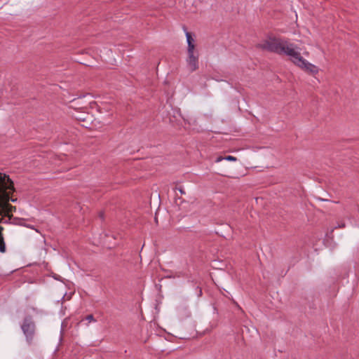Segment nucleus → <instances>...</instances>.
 <instances>
[{"mask_svg": "<svg viewBox=\"0 0 359 359\" xmlns=\"http://www.w3.org/2000/svg\"><path fill=\"white\" fill-rule=\"evenodd\" d=\"M99 216L100 217L103 219H104V212H100V214H99Z\"/></svg>", "mask_w": 359, "mask_h": 359, "instance_id": "14", "label": "nucleus"}, {"mask_svg": "<svg viewBox=\"0 0 359 359\" xmlns=\"http://www.w3.org/2000/svg\"><path fill=\"white\" fill-rule=\"evenodd\" d=\"M0 229H1V230H2V229H3V228H2L1 226H0Z\"/></svg>", "mask_w": 359, "mask_h": 359, "instance_id": "16", "label": "nucleus"}, {"mask_svg": "<svg viewBox=\"0 0 359 359\" xmlns=\"http://www.w3.org/2000/svg\"><path fill=\"white\" fill-rule=\"evenodd\" d=\"M175 189H177L181 194H185V191L182 187H175Z\"/></svg>", "mask_w": 359, "mask_h": 359, "instance_id": "13", "label": "nucleus"}, {"mask_svg": "<svg viewBox=\"0 0 359 359\" xmlns=\"http://www.w3.org/2000/svg\"><path fill=\"white\" fill-rule=\"evenodd\" d=\"M4 208H5L6 209H7L9 211H12V210H13V209H15V207L12 206L11 205H10L8 203H5L4 204Z\"/></svg>", "mask_w": 359, "mask_h": 359, "instance_id": "11", "label": "nucleus"}, {"mask_svg": "<svg viewBox=\"0 0 359 359\" xmlns=\"http://www.w3.org/2000/svg\"><path fill=\"white\" fill-rule=\"evenodd\" d=\"M20 328L25 337L28 344H32L36 334V325L34 318L31 315H27L24 317L20 325Z\"/></svg>", "mask_w": 359, "mask_h": 359, "instance_id": "2", "label": "nucleus"}, {"mask_svg": "<svg viewBox=\"0 0 359 359\" xmlns=\"http://www.w3.org/2000/svg\"><path fill=\"white\" fill-rule=\"evenodd\" d=\"M6 244L4 241V237L1 233H0V252L4 253L6 252Z\"/></svg>", "mask_w": 359, "mask_h": 359, "instance_id": "7", "label": "nucleus"}, {"mask_svg": "<svg viewBox=\"0 0 359 359\" xmlns=\"http://www.w3.org/2000/svg\"><path fill=\"white\" fill-rule=\"evenodd\" d=\"M346 226L344 222L341 223L338 225V226H335L334 228L332 229L329 233H327V236L330 237V238H332L333 236L332 233L334 232V230L337 228H344Z\"/></svg>", "mask_w": 359, "mask_h": 359, "instance_id": "9", "label": "nucleus"}, {"mask_svg": "<svg viewBox=\"0 0 359 359\" xmlns=\"http://www.w3.org/2000/svg\"><path fill=\"white\" fill-rule=\"evenodd\" d=\"M194 49H195L194 43H189L188 47H187V53L188 54H195Z\"/></svg>", "mask_w": 359, "mask_h": 359, "instance_id": "10", "label": "nucleus"}, {"mask_svg": "<svg viewBox=\"0 0 359 359\" xmlns=\"http://www.w3.org/2000/svg\"><path fill=\"white\" fill-rule=\"evenodd\" d=\"M259 48L279 55L285 54L292 57V52H296L293 44L288 43L280 38L269 36L262 43L258 44Z\"/></svg>", "mask_w": 359, "mask_h": 359, "instance_id": "1", "label": "nucleus"}, {"mask_svg": "<svg viewBox=\"0 0 359 359\" xmlns=\"http://www.w3.org/2000/svg\"><path fill=\"white\" fill-rule=\"evenodd\" d=\"M184 29L186 32L187 44L194 43V39L192 37L191 34L187 31V28L185 27H184Z\"/></svg>", "mask_w": 359, "mask_h": 359, "instance_id": "8", "label": "nucleus"}, {"mask_svg": "<svg viewBox=\"0 0 359 359\" xmlns=\"http://www.w3.org/2000/svg\"><path fill=\"white\" fill-rule=\"evenodd\" d=\"M223 160L230 161H236L237 158L233 156H226L224 157L223 156H218L215 159L216 163H219Z\"/></svg>", "mask_w": 359, "mask_h": 359, "instance_id": "6", "label": "nucleus"}, {"mask_svg": "<svg viewBox=\"0 0 359 359\" xmlns=\"http://www.w3.org/2000/svg\"><path fill=\"white\" fill-rule=\"evenodd\" d=\"M14 184L13 181L9 178L8 175L0 172V196L3 197L8 203L9 200L12 202H15L17 198H10V193L7 191H14Z\"/></svg>", "mask_w": 359, "mask_h": 359, "instance_id": "4", "label": "nucleus"}, {"mask_svg": "<svg viewBox=\"0 0 359 359\" xmlns=\"http://www.w3.org/2000/svg\"><path fill=\"white\" fill-rule=\"evenodd\" d=\"M198 294H199V296H201L202 294V290L201 288H199Z\"/></svg>", "mask_w": 359, "mask_h": 359, "instance_id": "15", "label": "nucleus"}, {"mask_svg": "<svg viewBox=\"0 0 359 359\" xmlns=\"http://www.w3.org/2000/svg\"><path fill=\"white\" fill-rule=\"evenodd\" d=\"M187 63L191 72H194L197 70L198 69V55L188 54Z\"/></svg>", "mask_w": 359, "mask_h": 359, "instance_id": "5", "label": "nucleus"}, {"mask_svg": "<svg viewBox=\"0 0 359 359\" xmlns=\"http://www.w3.org/2000/svg\"><path fill=\"white\" fill-rule=\"evenodd\" d=\"M293 55L292 57L290 58V60L297 67L303 69L304 72L311 74L316 75L319 72V68L309 62L306 60H305L300 54L299 52H292L291 53Z\"/></svg>", "mask_w": 359, "mask_h": 359, "instance_id": "3", "label": "nucleus"}, {"mask_svg": "<svg viewBox=\"0 0 359 359\" xmlns=\"http://www.w3.org/2000/svg\"><path fill=\"white\" fill-rule=\"evenodd\" d=\"M86 320H88V322L96 321L95 319L94 318L93 315H92V314L88 315L86 317Z\"/></svg>", "mask_w": 359, "mask_h": 359, "instance_id": "12", "label": "nucleus"}]
</instances>
